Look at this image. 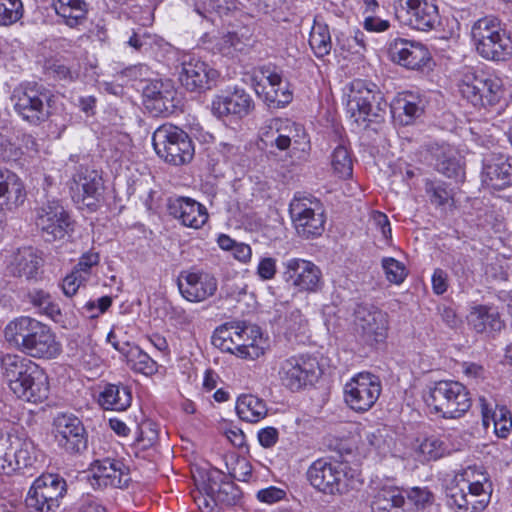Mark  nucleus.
Returning a JSON list of instances; mask_svg holds the SVG:
<instances>
[{
    "mask_svg": "<svg viewBox=\"0 0 512 512\" xmlns=\"http://www.w3.org/2000/svg\"><path fill=\"white\" fill-rule=\"evenodd\" d=\"M112 305V298L110 296H102L97 300L86 301L81 309L84 314L89 318L98 317L100 314L105 313Z\"/></svg>",
    "mask_w": 512,
    "mask_h": 512,
    "instance_id": "obj_56",
    "label": "nucleus"
},
{
    "mask_svg": "<svg viewBox=\"0 0 512 512\" xmlns=\"http://www.w3.org/2000/svg\"><path fill=\"white\" fill-rule=\"evenodd\" d=\"M178 288L186 300L201 302L215 294L217 280L204 271H182L178 277Z\"/></svg>",
    "mask_w": 512,
    "mask_h": 512,
    "instance_id": "obj_24",
    "label": "nucleus"
},
{
    "mask_svg": "<svg viewBox=\"0 0 512 512\" xmlns=\"http://www.w3.org/2000/svg\"><path fill=\"white\" fill-rule=\"evenodd\" d=\"M0 374L19 399L32 403L47 399L48 376L31 359L0 350Z\"/></svg>",
    "mask_w": 512,
    "mask_h": 512,
    "instance_id": "obj_2",
    "label": "nucleus"
},
{
    "mask_svg": "<svg viewBox=\"0 0 512 512\" xmlns=\"http://www.w3.org/2000/svg\"><path fill=\"white\" fill-rule=\"evenodd\" d=\"M129 469L120 460L105 458L93 466L91 485L97 488H126L130 482Z\"/></svg>",
    "mask_w": 512,
    "mask_h": 512,
    "instance_id": "obj_26",
    "label": "nucleus"
},
{
    "mask_svg": "<svg viewBox=\"0 0 512 512\" xmlns=\"http://www.w3.org/2000/svg\"><path fill=\"white\" fill-rule=\"evenodd\" d=\"M423 398L429 408L446 419L462 417L472 405L466 386L452 380L434 382L428 386Z\"/></svg>",
    "mask_w": 512,
    "mask_h": 512,
    "instance_id": "obj_4",
    "label": "nucleus"
},
{
    "mask_svg": "<svg viewBox=\"0 0 512 512\" xmlns=\"http://www.w3.org/2000/svg\"><path fill=\"white\" fill-rule=\"evenodd\" d=\"M382 267L389 282L400 284L404 281L407 273L405 266L394 258H383Z\"/></svg>",
    "mask_w": 512,
    "mask_h": 512,
    "instance_id": "obj_54",
    "label": "nucleus"
},
{
    "mask_svg": "<svg viewBox=\"0 0 512 512\" xmlns=\"http://www.w3.org/2000/svg\"><path fill=\"white\" fill-rule=\"evenodd\" d=\"M152 144L157 155L165 162L181 166L194 157V145L187 132L172 124L158 127L152 136Z\"/></svg>",
    "mask_w": 512,
    "mask_h": 512,
    "instance_id": "obj_8",
    "label": "nucleus"
},
{
    "mask_svg": "<svg viewBox=\"0 0 512 512\" xmlns=\"http://www.w3.org/2000/svg\"><path fill=\"white\" fill-rule=\"evenodd\" d=\"M459 92L475 108H488L503 97V82L498 76L469 68L463 73Z\"/></svg>",
    "mask_w": 512,
    "mask_h": 512,
    "instance_id": "obj_7",
    "label": "nucleus"
},
{
    "mask_svg": "<svg viewBox=\"0 0 512 512\" xmlns=\"http://www.w3.org/2000/svg\"><path fill=\"white\" fill-rule=\"evenodd\" d=\"M365 35L362 31H355L352 36H345L344 33H340L336 36L337 45L340 46L342 50L351 51L353 53H359V48H365Z\"/></svg>",
    "mask_w": 512,
    "mask_h": 512,
    "instance_id": "obj_55",
    "label": "nucleus"
},
{
    "mask_svg": "<svg viewBox=\"0 0 512 512\" xmlns=\"http://www.w3.org/2000/svg\"><path fill=\"white\" fill-rule=\"evenodd\" d=\"M381 391L382 385L378 376L360 372L345 384L344 400L352 410L363 413L375 405Z\"/></svg>",
    "mask_w": 512,
    "mask_h": 512,
    "instance_id": "obj_15",
    "label": "nucleus"
},
{
    "mask_svg": "<svg viewBox=\"0 0 512 512\" xmlns=\"http://www.w3.org/2000/svg\"><path fill=\"white\" fill-rule=\"evenodd\" d=\"M56 15L70 28L85 22L89 12V4L85 0H52Z\"/></svg>",
    "mask_w": 512,
    "mask_h": 512,
    "instance_id": "obj_36",
    "label": "nucleus"
},
{
    "mask_svg": "<svg viewBox=\"0 0 512 512\" xmlns=\"http://www.w3.org/2000/svg\"><path fill=\"white\" fill-rule=\"evenodd\" d=\"M390 59L407 69L420 70L431 62V54L422 43L395 38L388 46Z\"/></svg>",
    "mask_w": 512,
    "mask_h": 512,
    "instance_id": "obj_22",
    "label": "nucleus"
},
{
    "mask_svg": "<svg viewBox=\"0 0 512 512\" xmlns=\"http://www.w3.org/2000/svg\"><path fill=\"white\" fill-rule=\"evenodd\" d=\"M425 191L429 196L430 202L435 206H445L450 201H453L452 191L442 181L427 180Z\"/></svg>",
    "mask_w": 512,
    "mask_h": 512,
    "instance_id": "obj_51",
    "label": "nucleus"
},
{
    "mask_svg": "<svg viewBox=\"0 0 512 512\" xmlns=\"http://www.w3.org/2000/svg\"><path fill=\"white\" fill-rule=\"evenodd\" d=\"M482 184L494 190L512 186V160L501 153H488L482 159Z\"/></svg>",
    "mask_w": 512,
    "mask_h": 512,
    "instance_id": "obj_23",
    "label": "nucleus"
},
{
    "mask_svg": "<svg viewBox=\"0 0 512 512\" xmlns=\"http://www.w3.org/2000/svg\"><path fill=\"white\" fill-rule=\"evenodd\" d=\"M70 192L76 204L86 207L89 211H96L102 199V177L95 170L80 167L73 175Z\"/></svg>",
    "mask_w": 512,
    "mask_h": 512,
    "instance_id": "obj_19",
    "label": "nucleus"
},
{
    "mask_svg": "<svg viewBox=\"0 0 512 512\" xmlns=\"http://www.w3.org/2000/svg\"><path fill=\"white\" fill-rule=\"evenodd\" d=\"M306 133L302 125L288 119L273 118L261 128V141L266 147H276L286 151L294 144L296 148L307 145Z\"/></svg>",
    "mask_w": 512,
    "mask_h": 512,
    "instance_id": "obj_16",
    "label": "nucleus"
},
{
    "mask_svg": "<svg viewBox=\"0 0 512 512\" xmlns=\"http://www.w3.org/2000/svg\"><path fill=\"white\" fill-rule=\"evenodd\" d=\"M286 496V492L280 488L270 486L257 492V499L260 502L274 504L282 500Z\"/></svg>",
    "mask_w": 512,
    "mask_h": 512,
    "instance_id": "obj_64",
    "label": "nucleus"
},
{
    "mask_svg": "<svg viewBox=\"0 0 512 512\" xmlns=\"http://www.w3.org/2000/svg\"><path fill=\"white\" fill-rule=\"evenodd\" d=\"M131 390L122 384H106L98 395V404L104 410L124 411L130 407Z\"/></svg>",
    "mask_w": 512,
    "mask_h": 512,
    "instance_id": "obj_39",
    "label": "nucleus"
},
{
    "mask_svg": "<svg viewBox=\"0 0 512 512\" xmlns=\"http://www.w3.org/2000/svg\"><path fill=\"white\" fill-rule=\"evenodd\" d=\"M446 450V444L436 436L425 438L419 445V451L427 460H437L441 458Z\"/></svg>",
    "mask_w": 512,
    "mask_h": 512,
    "instance_id": "obj_53",
    "label": "nucleus"
},
{
    "mask_svg": "<svg viewBox=\"0 0 512 512\" xmlns=\"http://www.w3.org/2000/svg\"><path fill=\"white\" fill-rule=\"evenodd\" d=\"M168 211L183 226L193 229L201 228L209 217L206 207L189 197L171 199L168 204Z\"/></svg>",
    "mask_w": 512,
    "mask_h": 512,
    "instance_id": "obj_29",
    "label": "nucleus"
},
{
    "mask_svg": "<svg viewBox=\"0 0 512 512\" xmlns=\"http://www.w3.org/2000/svg\"><path fill=\"white\" fill-rule=\"evenodd\" d=\"M467 321L476 333L488 336L501 331L504 327L497 309L486 305L473 307L467 316Z\"/></svg>",
    "mask_w": 512,
    "mask_h": 512,
    "instance_id": "obj_32",
    "label": "nucleus"
},
{
    "mask_svg": "<svg viewBox=\"0 0 512 512\" xmlns=\"http://www.w3.org/2000/svg\"><path fill=\"white\" fill-rule=\"evenodd\" d=\"M12 441L11 456L6 466L5 475H11L17 470L30 467L36 460L35 447L31 440L21 439L14 435Z\"/></svg>",
    "mask_w": 512,
    "mask_h": 512,
    "instance_id": "obj_35",
    "label": "nucleus"
},
{
    "mask_svg": "<svg viewBox=\"0 0 512 512\" xmlns=\"http://www.w3.org/2000/svg\"><path fill=\"white\" fill-rule=\"evenodd\" d=\"M319 365L309 355L292 356L285 359L279 369L281 383L291 391H299L318 378Z\"/></svg>",
    "mask_w": 512,
    "mask_h": 512,
    "instance_id": "obj_17",
    "label": "nucleus"
},
{
    "mask_svg": "<svg viewBox=\"0 0 512 512\" xmlns=\"http://www.w3.org/2000/svg\"><path fill=\"white\" fill-rule=\"evenodd\" d=\"M35 223L46 242L64 239L73 231V220L59 200H48L36 209Z\"/></svg>",
    "mask_w": 512,
    "mask_h": 512,
    "instance_id": "obj_13",
    "label": "nucleus"
},
{
    "mask_svg": "<svg viewBox=\"0 0 512 512\" xmlns=\"http://www.w3.org/2000/svg\"><path fill=\"white\" fill-rule=\"evenodd\" d=\"M143 104L153 116H167L175 112L179 100L170 80H152L143 87Z\"/></svg>",
    "mask_w": 512,
    "mask_h": 512,
    "instance_id": "obj_20",
    "label": "nucleus"
},
{
    "mask_svg": "<svg viewBox=\"0 0 512 512\" xmlns=\"http://www.w3.org/2000/svg\"><path fill=\"white\" fill-rule=\"evenodd\" d=\"M24 15L21 0H0V26L9 27L17 23Z\"/></svg>",
    "mask_w": 512,
    "mask_h": 512,
    "instance_id": "obj_50",
    "label": "nucleus"
},
{
    "mask_svg": "<svg viewBox=\"0 0 512 512\" xmlns=\"http://www.w3.org/2000/svg\"><path fill=\"white\" fill-rule=\"evenodd\" d=\"M333 172L339 178H349L353 173V160L348 148L342 144L336 146L331 154Z\"/></svg>",
    "mask_w": 512,
    "mask_h": 512,
    "instance_id": "obj_49",
    "label": "nucleus"
},
{
    "mask_svg": "<svg viewBox=\"0 0 512 512\" xmlns=\"http://www.w3.org/2000/svg\"><path fill=\"white\" fill-rule=\"evenodd\" d=\"M403 492L395 486H384L374 496L371 504L372 512H405Z\"/></svg>",
    "mask_w": 512,
    "mask_h": 512,
    "instance_id": "obj_42",
    "label": "nucleus"
},
{
    "mask_svg": "<svg viewBox=\"0 0 512 512\" xmlns=\"http://www.w3.org/2000/svg\"><path fill=\"white\" fill-rule=\"evenodd\" d=\"M289 213L297 233L306 239L320 236L325 219L320 202L311 197L295 196L289 205Z\"/></svg>",
    "mask_w": 512,
    "mask_h": 512,
    "instance_id": "obj_14",
    "label": "nucleus"
},
{
    "mask_svg": "<svg viewBox=\"0 0 512 512\" xmlns=\"http://www.w3.org/2000/svg\"><path fill=\"white\" fill-rule=\"evenodd\" d=\"M387 106L382 93L374 83L360 79L351 83L347 111L356 122L371 121V117L383 115Z\"/></svg>",
    "mask_w": 512,
    "mask_h": 512,
    "instance_id": "obj_9",
    "label": "nucleus"
},
{
    "mask_svg": "<svg viewBox=\"0 0 512 512\" xmlns=\"http://www.w3.org/2000/svg\"><path fill=\"white\" fill-rule=\"evenodd\" d=\"M467 490L470 498H476L475 501L483 502V510L487 506L490 498V487L487 476L478 472L476 468L468 467L461 475H458Z\"/></svg>",
    "mask_w": 512,
    "mask_h": 512,
    "instance_id": "obj_40",
    "label": "nucleus"
},
{
    "mask_svg": "<svg viewBox=\"0 0 512 512\" xmlns=\"http://www.w3.org/2000/svg\"><path fill=\"white\" fill-rule=\"evenodd\" d=\"M86 281V277L77 271H72L62 281V290L65 296L72 297L80 286Z\"/></svg>",
    "mask_w": 512,
    "mask_h": 512,
    "instance_id": "obj_60",
    "label": "nucleus"
},
{
    "mask_svg": "<svg viewBox=\"0 0 512 512\" xmlns=\"http://www.w3.org/2000/svg\"><path fill=\"white\" fill-rule=\"evenodd\" d=\"M234 325H237V322L225 323L218 327L213 333L212 344L217 348H226L225 345H223L224 341L232 339L233 332H235Z\"/></svg>",
    "mask_w": 512,
    "mask_h": 512,
    "instance_id": "obj_61",
    "label": "nucleus"
},
{
    "mask_svg": "<svg viewBox=\"0 0 512 512\" xmlns=\"http://www.w3.org/2000/svg\"><path fill=\"white\" fill-rule=\"evenodd\" d=\"M281 278L288 288L297 293H318L324 287L321 269L303 258H288L281 264Z\"/></svg>",
    "mask_w": 512,
    "mask_h": 512,
    "instance_id": "obj_10",
    "label": "nucleus"
},
{
    "mask_svg": "<svg viewBox=\"0 0 512 512\" xmlns=\"http://www.w3.org/2000/svg\"><path fill=\"white\" fill-rule=\"evenodd\" d=\"M469 262L470 259L467 255H464L463 253H454L451 256L450 263L452 272L458 277L466 276L470 271Z\"/></svg>",
    "mask_w": 512,
    "mask_h": 512,
    "instance_id": "obj_62",
    "label": "nucleus"
},
{
    "mask_svg": "<svg viewBox=\"0 0 512 512\" xmlns=\"http://www.w3.org/2000/svg\"><path fill=\"white\" fill-rule=\"evenodd\" d=\"M436 170L447 178L454 179L456 182H462L465 178V170L461 159L452 151L444 152L437 159Z\"/></svg>",
    "mask_w": 512,
    "mask_h": 512,
    "instance_id": "obj_47",
    "label": "nucleus"
},
{
    "mask_svg": "<svg viewBox=\"0 0 512 512\" xmlns=\"http://www.w3.org/2000/svg\"><path fill=\"white\" fill-rule=\"evenodd\" d=\"M347 466L333 458L322 457L311 463L306 472L310 485L329 496H342L351 490Z\"/></svg>",
    "mask_w": 512,
    "mask_h": 512,
    "instance_id": "obj_6",
    "label": "nucleus"
},
{
    "mask_svg": "<svg viewBox=\"0 0 512 512\" xmlns=\"http://www.w3.org/2000/svg\"><path fill=\"white\" fill-rule=\"evenodd\" d=\"M122 348L127 364L132 370L144 375H153L158 370V364L137 345H126Z\"/></svg>",
    "mask_w": 512,
    "mask_h": 512,
    "instance_id": "obj_45",
    "label": "nucleus"
},
{
    "mask_svg": "<svg viewBox=\"0 0 512 512\" xmlns=\"http://www.w3.org/2000/svg\"><path fill=\"white\" fill-rule=\"evenodd\" d=\"M14 435L0 429V474L5 475Z\"/></svg>",
    "mask_w": 512,
    "mask_h": 512,
    "instance_id": "obj_59",
    "label": "nucleus"
},
{
    "mask_svg": "<svg viewBox=\"0 0 512 512\" xmlns=\"http://www.w3.org/2000/svg\"><path fill=\"white\" fill-rule=\"evenodd\" d=\"M391 112L401 125H410L423 114V100L412 93L404 94L395 100Z\"/></svg>",
    "mask_w": 512,
    "mask_h": 512,
    "instance_id": "obj_37",
    "label": "nucleus"
},
{
    "mask_svg": "<svg viewBox=\"0 0 512 512\" xmlns=\"http://www.w3.org/2000/svg\"><path fill=\"white\" fill-rule=\"evenodd\" d=\"M219 73L209 64L194 56H184L179 71V81L186 90L203 92L211 89Z\"/></svg>",
    "mask_w": 512,
    "mask_h": 512,
    "instance_id": "obj_21",
    "label": "nucleus"
},
{
    "mask_svg": "<svg viewBox=\"0 0 512 512\" xmlns=\"http://www.w3.org/2000/svg\"><path fill=\"white\" fill-rule=\"evenodd\" d=\"M44 257L42 251L28 246L17 250L8 266L14 277L27 281H38L42 278Z\"/></svg>",
    "mask_w": 512,
    "mask_h": 512,
    "instance_id": "obj_25",
    "label": "nucleus"
},
{
    "mask_svg": "<svg viewBox=\"0 0 512 512\" xmlns=\"http://www.w3.org/2000/svg\"><path fill=\"white\" fill-rule=\"evenodd\" d=\"M354 331L360 343L369 347L376 346L387 337V313L373 304H358L354 310Z\"/></svg>",
    "mask_w": 512,
    "mask_h": 512,
    "instance_id": "obj_12",
    "label": "nucleus"
},
{
    "mask_svg": "<svg viewBox=\"0 0 512 512\" xmlns=\"http://www.w3.org/2000/svg\"><path fill=\"white\" fill-rule=\"evenodd\" d=\"M309 45L317 58H323L330 53L332 40L327 24L314 21L309 36Z\"/></svg>",
    "mask_w": 512,
    "mask_h": 512,
    "instance_id": "obj_46",
    "label": "nucleus"
},
{
    "mask_svg": "<svg viewBox=\"0 0 512 512\" xmlns=\"http://www.w3.org/2000/svg\"><path fill=\"white\" fill-rule=\"evenodd\" d=\"M268 87H263L262 93L264 94L263 100L270 109L283 108L288 105L292 99L293 94L289 89V84L283 81L278 73H270L267 76Z\"/></svg>",
    "mask_w": 512,
    "mask_h": 512,
    "instance_id": "obj_34",
    "label": "nucleus"
},
{
    "mask_svg": "<svg viewBox=\"0 0 512 512\" xmlns=\"http://www.w3.org/2000/svg\"><path fill=\"white\" fill-rule=\"evenodd\" d=\"M27 299L40 314L49 317L56 323L63 321V314L59 304L47 291L34 288L28 292Z\"/></svg>",
    "mask_w": 512,
    "mask_h": 512,
    "instance_id": "obj_44",
    "label": "nucleus"
},
{
    "mask_svg": "<svg viewBox=\"0 0 512 512\" xmlns=\"http://www.w3.org/2000/svg\"><path fill=\"white\" fill-rule=\"evenodd\" d=\"M127 43L137 51H147L152 47L153 37L147 32H134Z\"/></svg>",
    "mask_w": 512,
    "mask_h": 512,
    "instance_id": "obj_63",
    "label": "nucleus"
},
{
    "mask_svg": "<svg viewBox=\"0 0 512 512\" xmlns=\"http://www.w3.org/2000/svg\"><path fill=\"white\" fill-rule=\"evenodd\" d=\"M211 109L218 118L232 116L241 119L254 109V102L244 89L235 88L231 93L216 96Z\"/></svg>",
    "mask_w": 512,
    "mask_h": 512,
    "instance_id": "obj_27",
    "label": "nucleus"
},
{
    "mask_svg": "<svg viewBox=\"0 0 512 512\" xmlns=\"http://www.w3.org/2000/svg\"><path fill=\"white\" fill-rule=\"evenodd\" d=\"M407 499L417 508H425L433 503L434 495L426 487H413L407 492Z\"/></svg>",
    "mask_w": 512,
    "mask_h": 512,
    "instance_id": "obj_57",
    "label": "nucleus"
},
{
    "mask_svg": "<svg viewBox=\"0 0 512 512\" xmlns=\"http://www.w3.org/2000/svg\"><path fill=\"white\" fill-rule=\"evenodd\" d=\"M448 505L456 512H481L483 502L469 501V493L463 488V484L457 475L446 489Z\"/></svg>",
    "mask_w": 512,
    "mask_h": 512,
    "instance_id": "obj_41",
    "label": "nucleus"
},
{
    "mask_svg": "<svg viewBox=\"0 0 512 512\" xmlns=\"http://www.w3.org/2000/svg\"><path fill=\"white\" fill-rule=\"evenodd\" d=\"M236 412L241 420L257 423L266 417L268 409L263 399L252 394H243L236 401Z\"/></svg>",
    "mask_w": 512,
    "mask_h": 512,
    "instance_id": "obj_43",
    "label": "nucleus"
},
{
    "mask_svg": "<svg viewBox=\"0 0 512 512\" xmlns=\"http://www.w3.org/2000/svg\"><path fill=\"white\" fill-rule=\"evenodd\" d=\"M228 469L230 476L238 481H247L252 473L251 464L245 458H236Z\"/></svg>",
    "mask_w": 512,
    "mask_h": 512,
    "instance_id": "obj_58",
    "label": "nucleus"
},
{
    "mask_svg": "<svg viewBox=\"0 0 512 512\" xmlns=\"http://www.w3.org/2000/svg\"><path fill=\"white\" fill-rule=\"evenodd\" d=\"M6 342L34 359L52 360L62 353L56 334L46 324L29 316L11 320L4 329Z\"/></svg>",
    "mask_w": 512,
    "mask_h": 512,
    "instance_id": "obj_1",
    "label": "nucleus"
},
{
    "mask_svg": "<svg viewBox=\"0 0 512 512\" xmlns=\"http://www.w3.org/2000/svg\"><path fill=\"white\" fill-rule=\"evenodd\" d=\"M26 199V190L22 180L14 172L0 167V206L13 210L21 206Z\"/></svg>",
    "mask_w": 512,
    "mask_h": 512,
    "instance_id": "obj_31",
    "label": "nucleus"
},
{
    "mask_svg": "<svg viewBox=\"0 0 512 512\" xmlns=\"http://www.w3.org/2000/svg\"><path fill=\"white\" fill-rule=\"evenodd\" d=\"M479 405L482 414L484 427L488 428L493 423L494 431L500 438H506L512 428V416L505 406L495 405L488 402L485 397H479Z\"/></svg>",
    "mask_w": 512,
    "mask_h": 512,
    "instance_id": "obj_33",
    "label": "nucleus"
},
{
    "mask_svg": "<svg viewBox=\"0 0 512 512\" xmlns=\"http://www.w3.org/2000/svg\"><path fill=\"white\" fill-rule=\"evenodd\" d=\"M471 38L477 53L486 60L501 62L512 56V38L496 16L488 15L475 21Z\"/></svg>",
    "mask_w": 512,
    "mask_h": 512,
    "instance_id": "obj_3",
    "label": "nucleus"
},
{
    "mask_svg": "<svg viewBox=\"0 0 512 512\" xmlns=\"http://www.w3.org/2000/svg\"><path fill=\"white\" fill-rule=\"evenodd\" d=\"M200 41L205 49L227 57H233L236 52L242 51L245 47L244 41L235 32H228L219 36H211L206 33Z\"/></svg>",
    "mask_w": 512,
    "mask_h": 512,
    "instance_id": "obj_38",
    "label": "nucleus"
},
{
    "mask_svg": "<svg viewBox=\"0 0 512 512\" xmlns=\"http://www.w3.org/2000/svg\"><path fill=\"white\" fill-rule=\"evenodd\" d=\"M236 7L237 0H196L194 4L195 12L209 20H211V15L214 13L221 16L236 9Z\"/></svg>",
    "mask_w": 512,
    "mask_h": 512,
    "instance_id": "obj_48",
    "label": "nucleus"
},
{
    "mask_svg": "<svg viewBox=\"0 0 512 512\" xmlns=\"http://www.w3.org/2000/svg\"><path fill=\"white\" fill-rule=\"evenodd\" d=\"M233 332L234 344L238 347V357L255 360L265 353L266 341L262 337L259 327L237 322Z\"/></svg>",
    "mask_w": 512,
    "mask_h": 512,
    "instance_id": "obj_28",
    "label": "nucleus"
},
{
    "mask_svg": "<svg viewBox=\"0 0 512 512\" xmlns=\"http://www.w3.org/2000/svg\"><path fill=\"white\" fill-rule=\"evenodd\" d=\"M66 492L64 478L58 474H42L34 480L25 503L32 512H55Z\"/></svg>",
    "mask_w": 512,
    "mask_h": 512,
    "instance_id": "obj_11",
    "label": "nucleus"
},
{
    "mask_svg": "<svg viewBox=\"0 0 512 512\" xmlns=\"http://www.w3.org/2000/svg\"><path fill=\"white\" fill-rule=\"evenodd\" d=\"M53 434L58 446L70 454H80L87 449L86 430L73 414H57L53 420Z\"/></svg>",
    "mask_w": 512,
    "mask_h": 512,
    "instance_id": "obj_18",
    "label": "nucleus"
},
{
    "mask_svg": "<svg viewBox=\"0 0 512 512\" xmlns=\"http://www.w3.org/2000/svg\"><path fill=\"white\" fill-rule=\"evenodd\" d=\"M203 490L213 505H235L241 496L239 488L233 482L226 481L219 470H213L207 474Z\"/></svg>",
    "mask_w": 512,
    "mask_h": 512,
    "instance_id": "obj_30",
    "label": "nucleus"
},
{
    "mask_svg": "<svg viewBox=\"0 0 512 512\" xmlns=\"http://www.w3.org/2000/svg\"><path fill=\"white\" fill-rule=\"evenodd\" d=\"M55 98L51 90L33 82L14 89L11 100L15 112L24 121L39 125L50 117Z\"/></svg>",
    "mask_w": 512,
    "mask_h": 512,
    "instance_id": "obj_5",
    "label": "nucleus"
},
{
    "mask_svg": "<svg viewBox=\"0 0 512 512\" xmlns=\"http://www.w3.org/2000/svg\"><path fill=\"white\" fill-rule=\"evenodd\" d=\"M45 74L57 81L74 82L79 73L58 60L47 61L44 65Z\"/></svg>",
    "mask_w": 512,
    "mask_h": 512,
    "instance_id": "obj_52",
    "label": "nucleus"
}]
</instances>
